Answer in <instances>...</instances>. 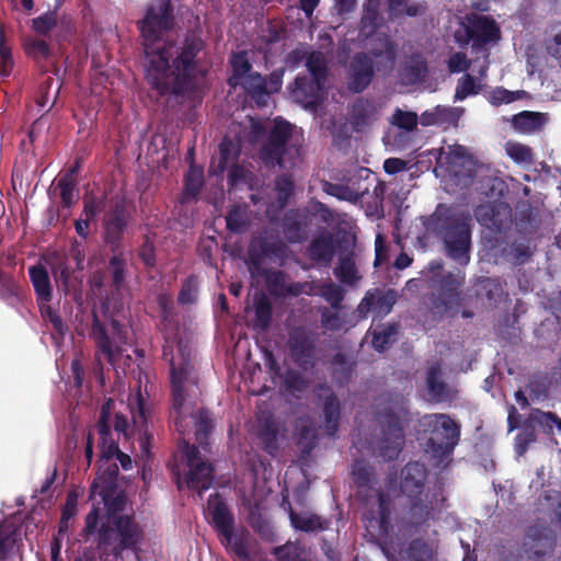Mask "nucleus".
I'll return each instance as SVG.
<instances>
[{"mask_svg":"<svg viewBox=\"0 0 561 561\" xmlns=\"http://www.w3.org/2000/svg\"><path fill=\"white\" fill-rule=\"evenodd\" d=\"M20 539V531L13 522L0 524V559H5Z\"/></svg>","mask_w":561,"mask_h":561,"instance_id":"nucleus-42","label":"nucleus"},{"mask_svg":"<svg viewBox=\"0 0 561 561\" xmlns=\"http://www.w3.org/2000/svg\"><path fill=\"white\" fill-rule=\"evenodd\" d=\"M230 65L232 68V75L228 79V83L231 87H238V83H240L248 76L254 73V71H252L250 53L247 50L233 53L230 58Z\"/></svg>","mask_w":561,"mask_h":561,"instance_id":"nucleus-39","label":"nucleus"},{"mask_svg":"<svg viewBox=\"0 0 561 561\" xmlns=\"http://www.w3.org/2000/svg\"><path fill=\"white\" fill-rule=\"evenodd\" d=\"M422 425L431 433L427 446L433 466L444 469L453 460V454L460 439V424L443 413L426 414Z\"/></svg>","mask_w":561,"mask_h":561,"instance_id":"nucleus-8","label":"nucleus"},{"mask_svg":"<svg viewBox=\"0 0 561 561\" xmlns=\"http://www.w3.org/2000/svg\"><path fill=\"white\" fill-rule=\"evenodd\" d=\"M529 421L548 434H552L554 428L561 434V419L552 412L535 410L531 412Z\"/></svg>","mask_w":561,"mask_h":561,"instance_id":"nucleus-48","label":"nucleus"},{"mask_svg":"<svg viewBox=\"0 0 561 561\" xmlns=\"http://www.w3.org/2000/svg\"><path fill=\"white\" fill-rule=\"evenodd\" d=\"M397 60V45L388 35H379L371 42L369 53L355 54L348 66L347 87L354 93L366 90L375 72L387 76Z\"/></svg>","mask_w":561,"mask_h":561,"instance_id":"nucleus-4","label":"nucleus"},{"mask_svg":"<svg viewBox=\"0 0 561 561\" xmlns=\"http://www.w3.org/2000/svg\"><path fill=\"white\" fill-rule=\"evenodd\" d=\"M426 479L425 467L420 462H409L402 469L401 491L407 497L421 495Z\"/></svg>","mask_w":561,"mask_h":561,"instance_id":"nucleus-23","label":"nucleus"},{"mask_svg":"<svg viewBox=\"0 0 561 561\" xmlns=\"http://www.w3.org/2000/svg\"><path fill=\"white\" fill-rule=\"evenodd\" d=\"M283 76V69L274 70L268 77L254 72L243 79L238 85L250 95L257 106H265L270 95L280 90Z\"/></svg>","mask_w":561,"mask_h":561,"instance_id":"nucleus-16","label":"nucleus"},{"mask_svg":"<svg viewBox=\"0 0 561 561\" xmlns=\"http://www.w3.org/2000/svg\"><path fill=\"white\" fill-rule=\"evenodd\" d=\"M426 73L425 59L420 55H413L405 60L399 76L403 84H416L423 81Z\"/></svg>","mask_w":561,"mask_h":561,"instance_id":"nucleus-35","label":"nucleus"},{"mask_svg":"<svg viewBox=\"0 0 561 561\" xmlns=\"http://www.w3.org/2000/svg\"><path fill=\"white\" fill-rule=\"evenodd\" d=\"M289 519H290L291 526L295 529L305 531V533L323 530L325 528L321 518L314 514L296 513L290 508L289 510Z\"/></svg>","mask_w":561,"mask_h":561,"instance_id":"nucleus-41","label":"nucleus"},{"mask_svg":"<svg viewBox=\"0 0 561 561\" xmlns=\"http://www.w3.org/2000/svg\"><path fill=\"white\" fill-rule=\"evenodd\" d=\"M318 392L329 393L323 402V415H324V432L331 437L336 435L339 430L341 409L339 399L331 392L330 388L325 385H320L317 388Z\"/></svg>","mask_w":561,"mask_h":561,"instance_id":"nucleus-27","label":"nucleus"},{"mask_svg":"<svg viewBox=\"0 0 561 561\" xmlns=\"http://www.w3.org/2000/svg\"><path fill=\"white\" fill-rule=\"evenodd\" d=\"M304 553L305 549L299 541H287L272 550L276 561H306Z\"/></svg>","mask_w":561,"mask_h":561,"instance_id":"nucleus-47","label":"nucleus"},{"mask_svg":"<svg viewBox=\"0 0 561 561\" xmlns=\"http://www.w3.org/2000/svg\"><path fill=\"white\" fill-rule=\"evenodd\" d=\"M463 113L462 107H450L437 105L431 111H425L420 116V123L423 126L433 125H456Z\"/></svg>","mask_w":561,"mask_h":561,"instance_id":"nucleus-29","label":"nucleus"},{"mask_svg":"<svg viewBox=\"0 0 561 561\" xmlns=\"http://www.w3.org/2000/svg\"><path fill=\"white\" fill-rule=\"evenodd\" d=\"M443 270L440 261H432L427 266L428 276L433 286H437V294H432L424 299V306L433 321L458 314L462 301L460 287L465 282V275L457 273L444 274L438 278Z\"/></svg>","mask_w":561,"mask_h":561,"instance_id":"nucleus-6","label":"nucleus"},{"mask_svg":"<svg viewBox=\"0 0 561 561\" xmlns=\"http://www.w3.org/2000/svg\"><path fill=\"white\" fill-rule=\"evenodd\" d=\"M275 190L277 192V202L284 207L294 191V181L290 175H280L275 181Z\"/></svg>","mask_w":561,"mask_h":561,"instance_id":"nucleus-62","label":"nucleus"},{"mask_svg":"<svg viewBox=\"0 0 561 561\" xmlns=\"http://www.w3.org/2000/svg\"><path fill=\"white\" fill-rule=\"evenodd\" d=\"M92 335L95 339L100 353L114 367L117 366L119 356L123 355L124 345L127 344L126 330L116 321L110 322L106 329L96 318L92 327Z\"/></svg>","mask_w":561,"mask_h":561,"instance_id":"nucleus-14","label":"nucleus"},{"mask_svg":"<svg viewBox=\"0 0 561 561\" xmlns=\"http://www.w3.org/2000/svg\"><path fill=\"white\" fill-rule=\"evenodd\" d=\"M373 334V346L376 351L382 352L396 341L398 325L388 323L369 330Z\"/></svg>","mask_w":561,"mask_h":561,"instance_id":"nucleus-43","label":"nucleus"},{"mask_svg":"<svg viewBox=\"0 0 561 561\" xmlns=\"http://www.w3.org/2000/svg\"><path fill=\"white\" fill-rule=\"evenodd\" d=\"M270 290L275 295L297 297L301 295L302 282L285 283V275L282 272H274L267 278Z\"/></svg>","mask_w":561,"mask_h":561,"instance_id":"nucleus-40","label":"nucleus"},{"mask_svg":"<svg viewBox=\"0 0 561 561\" xmlns=\"http://www.w3.org/2000/svg\"><path fill=\"white\" fill-rule=\"evenodd\" d=\"M535 425L528 421L525 423L515 438V453L518 457L523 456L528 445L536 440Z\"/></svg>","mask_w":561,"mask_h":561,"instance_id":"nucleus-58","label":"nucleus"},{"mask_svg":"<svg viewBox=\"0 0 561 561\" xmlns=\"http://www.w3.org/2000/svg\"><path fill=\"white\" fill-rule=\"evenodd\" d=\"M257 437L270 455H275L279 447L280 425L272 414L261 412L257 416Z\"/></svg>","mask_w":561,"mask_h":561,"instance_id":"nucleus-21","label":"nucleus"},{"mask_svg":"<svg viewBox=\"0 0 561 561\" xmlns=\"http://www.w3.org/2000/svg\"><path fill=\"white\" fill-rule=\"evenodd\" d=\"M474 216L481 226L499 233L507 230L513 224L512 208L502 201L478 206Z\"/></svg>","mask_w":561,"mask_h":561,"instance_id":"nucleus-17","label":"nucleus"},{"mask_svg":"<svg viewBox=\"0 0 561 561\" xmlns=\"http://www.w3.org/2000/svg\"><path fill=\"white\" fill-rule=\"evenodd\" d=\"M488 70V61L484 60L480 71L479 78H473L471 75H463L457 82L455 90V102H460L466 100L469 96L478 95L483 85V79L485 77Z\"/></svg>","mask_w":561,"mask_h":561,"instance_id":"nucleus-34","label":"nucleus"},{"mask_svg":"<svg viewBox=\"0 0 561 561\" xmlns=\"http://www.w3.org/2000/svg\"><path fill=\"white\" fill-rule=\"evenodd\" d=\"M171 24V9L165 2L149 7L139 23L145 46V79L160 96L194 92L207 73L202 64L204 42L199 37L186 36L181 45L160 42L161 33Z\"/></svg>","mask_w":561,"mask_h":561,"instance_id":"nucleus-2","label":"nucleus"},{"mask_svg":"<svg viewBox=\"0 0 561 561\" xmlns=\"http://www.w3.org/2000/svg\"><path fill=\"white\" fill-rule=\"evenodd\" d=\"M238 156V146L230 138L225 137L219 145V172H224L230 164L234 163Z\"/></svg>","mask_w":561,"mask_h":561,"instance_id":"nucleus-51","label":"nucleus"},{"mask_svg":"<svg viewBox=\"0 0 561 561\" xmlns=\"http://www.w3.org/2000/svg\"><path fill=\"white\" fill-rule=\"evenodd\" d=\"M333 273L342 284L348 286H355L360 279L355 262L351 256L342 257Z\"/></svg>","mask_w":561,"mask_h":561,"instance_id":"nucleus-45","label":"nucleus"},{"mask_svg":"<svg viewBox=\"0 0 561 561\" xmlns=\"http://www.w3.org/2000/svg\"><path fill=\"white\" fill-rule=\"evenodd\" d=\"M306 67L311 75L310 79L321 82L327 73V60L321 51H310L306 60Z\"/></svg>","mask_w":561,"mask_h":561,"instance_id":"nucleus-52","label":"nucleus"},{"mask_svg":"<svg viewBox=\"0 0 561 561\" xmlns=\"http://www.w3.org/2000/svg\"><path fill=\"white\" fill-rule=\"evenodd\" d=\"M23 46L26 55L35 60H45L50 56V47L44 39L27 37Z\"/></svg>","mask_w":561,"mask_h":561,"instance_id":"nucleus-55","label":"nucleus"},{"mask_svg":"<svg viewBox=\"0 0 561 561\" xmlns=\"http://www.w3.org/2000/svg\"><path fill=\"white\" fill-rule=\"evenodd\" d=\"M352 476L358 488L368 486L371 476V467L364 460H356L352 467Z\"/></svg>","mask_w":561,"mask_h":561,"instance_id":"nucleus-63","label":"nucleus"},{"mask_svg":"<svg viewBox=\"0 0 561 561\" xmlns=\"http://www.w3.org/2000/svg\"><path fill=\"white\" fill-rule=\"evenodd\" d=\"M319 334L305 327L296 325L288 329L286 348L291 362L301 370H313L318 362Z\"/></svg>","mask_w":561,"mask_h":561,"instance_id":"nucleus-12","label":"nucleus"},{"mask_svg":"<svg viewBox=\"0 0 561 561\" xmlns=\"http://www.w3.org/2000/svg\"><path fill=\"white\" fill-rule=\"evenodd\" d=\"M104 226L106 240L111 243L116 242L127 226L126 208L123 202H117L107 214Z\"/></svg>","mask_w":561,"mask_h":561,"instance_id":"nucleus-33","label":"nucleus"},{"mask_svg":"<svg viewBox=\"0 0 561 561\" xmlns=\"http://www.w3.org/2000/svg\"><path fill=\"white\" fill-rule=\"evenodd\" d=\"M298 446L301 453L309 455L317 445L318 427L310 417H301L297 425Z\"/></svg>","mask_w":561,"mask_h":561,"instance_id":"nucleus-38","label":"nucleus"},{"mask_svg":"<svg viewBox=\"0 0 561 561\" xmlns=\"http://www.w3.org/2000/svg\"><path fill=\"white\" fill-rule=\"evenodd\" d=\"M320 322L321 328L325 331L336 332L342 330H348L355 327L356 321L354 316L343 311V309H332L331 307H321Z\"/></svg>","mask_w":561,"mask_h":561,"instance_id":"nucleus-26","label":"nucleus"},{"mask_svg":"<svg viewBox=\"0 0 561 561\" xmlns=\"http://www.w3.org/2000/svg\"><path fill=\"white\" fill-rule=\"evenodd\" d=\"M397 293L392 289H371L366 293L357 306L356 312L359 319H366L369 313L376 318H383L391 312L397 302Z\"/></svg>","mask_w":561,"mask_h":561,"instance_id":"nucleus-18","label":"nucleus"},{"mask_svg":"<svg viewBox=\"0 0 561 561\" xmlns=\"http://www.w3.org/2000/svg\"><path fill=\"white\" fill-rule=\"evenodd\" d=\"M286 245L279 239L268 237L254 239L249 248V259L254 265H260L264 257H280Z\"/></svg>","mask_w":561,"mask_h":561,"instance_id":"nucleus-22","label":"nucleus"},{"mask_svg":"<svg viewBox=\"0 0 561 561\" xmlns=\"http://www.w3.org/2000/svg\"><path fill=\"white\" fill-rule=\"evenodd\" d=\"M548 53L558 59L561 67V25L551 30V38L547 42Z\"/></svg>","mask_w":561,"mask_h":561,"instance_id":"nucleus-64","label":"nucleus"},{"mask_svg":"<svg viewBox=\"0 0 561 561\" xmlns=\"http://www.w3.org/2000/svg\"><path fill=\"white\" fill-rule=\"evenodd\" d=\"M379 118V106L374 100L359 98L351 108L350 124L355 131H364Z\"/></svg>","mask_w":561,"mask_h":561,"instance_id":"nucleus-20","label":"nucleus"},{"mask_svg":"<svg viewBox=\"0 0 561 561\" xmlns=\"http://www.w3.org/2000/svg\"><path fill=\"white\" fill-rule=\"evenodd\" d=\"M548 114L539 112L523 111L511 118L514 130L523 135L539 133L548 123Z\"/></svg>","mask_w":561,"mask_h":561,"instance_id":"nucleus-25","label":"nucleus"},{"mask_svg":"<svg viewBox=\"0 0 561 561\" xmlns=\"http://www.w3.org/2000/svg\"><path fill=\"white\" fill-rule=\"evenodd\" d=\"M387 403L382 412L378 411L377 421L382 427V437L370 442L367 448L383 458L386 461L397 459L404 446V434L401 426V417L405 413L403 398L396 396L394 399H381L377 407Z\"/></svg>","mask_w":561,"mask_h":561,"instance_id":"nucleus-7","label":"nucleus"},{"mask_svg":"<svg viewBox=\"0 0 561 561\" xmlns=\"http://www.w3.org/2000/svg\"><path fill=\"white\" fill-rule=\"evenodd\" d=\"M203 185V172L192 167L185 178L184 195L185 197L195 198Z\"/></svg>","mask_w":561,"mask_h":561,"instance_id":"nucleus-61","label":"nucleus"},{"mask_svg":"<svg viewBox=\"0 0 561 561\" xmlns=\"http://www.w3.org/2000/svg\"><path fill=\"white\" fill-rule=\"evenodd\" d=\"M254 314L255 327L266 330L272 321V304L265 295L255 298Z\"/></svg>","mask_w":561,"mask_h":561,"instance_id":"nucleus-49","label":"nucleus"},{"mask_svg":"<svg viewBox=\"0 0 561 561\" xmlns=\"http://www.w3.org/2000/svg\"><path fill=\"white\" fill-rule=\"evenodd\" d=\"M426 387L430 397L434 401L442 402L449 398L448 386L442 378V369L438 363L428 367L426 373Z\"/></svg>","mask_w":561,"mask_h":561,"instance_id":"nucleus-37","label":"nucleus"},{"mask_svg":"<svg viewBox=\"0 0 561 561\" xmlns=\"http://www.w3.org/2000/svg\"><path fill=\"white\" fill-rule=\"evenodd\" d=\"M57 11H48L32 20V28L36 34L46 36L57 26Z\"/></svg>","mask_w":561,"mask_h":561,"instance_id":"nucleus-56","label":"nucleus"},{"mask_svg":"<svg viewBox=\"0 0 561 561\" xmlns=\"http://www.w3.org/2000/svg\"><path fill=\"white\" fill-rule=\"evenodd\" d=\"M321 82L298 76L290 88L291 96L304 106H313L319 101Z\"/></svg>","mask_w":561,"mask_h":561,"instance_id":"nucleus-24","label":"nucleus"},{"mask_svg":"<svg viewBox=\"0 0 561 561\" xmlns=\"http://www.w3.org/2000/svg\"><path fill=\"white\" fill-rule=\"evenodd\" d=\"M28 275L38 304H48L53 297V288L46 267L43 264L30 266Z\"/></svg>","mask_w":561,"mask_h":561,"instance_id":"nucleus-31","label":"nucleus"},{"mask_svg":"<svg viewBox=\"0 0 561 561\" xmlns=\"http://www.w3.org/2000/svg\"><path fill=\"white\" fill-rule=\"evenodd\" d=\"M112 285L116 291H121L125 285L126 262L122 255H114L110 260Z\"/></svg>","mask_w":561,"mask_h":561,"instance_id":"nucleus-59","label":"nucleus"},{"mask_svg":"<svg viewBox=\"0 0 561 561\" xmlns=\"http://www.w3.org/2000/svg\"><path fill=\"white\" fill-rule=\"evenodd\" d=\"M417 121L419 117L416 113L396 108L390 118V124L397 129L414 131L417 126Z\"/></svg>","mask_w":561,"mask_h":561,"instance_id":"nucleus-53","label":"nucleus"},{"mask_svg":"<svg viewBox=\"0 0 561 561\" xmlns=\"http://www.w3.org/2000/svg\"><path fill=\"white\" fill-rule=\"evenodd\" d=\"M284 385L287 391L302 392L308 388L309 381L300 371L289 368L285 371Z\"/></svg>","mask_w":561,"mask_h":561,"instance_id":"nucleus-60","label":"nucleus"},{"mask_svg":"<svg viewBox=\"0 0 561 561\" xmlns=\"http://www.w3.org/2000/svg\"><path fill=\"white\" fill-rule=\"evenodd\" d=\"M379 3L378 0H367L364 4L363 16L360 20L362 30L374 31L379 24Z\"/></svg>","mask_w":561,"mask_h":561,"instance_id":"nucleus-57","label":"nucleus"},{"mask_svg":"<svg viewBox=\"0 0 561 561\" xmlns=\"http://www.w3.org/2000/svg\"><path fill=\"white\" fill-rule=\"evenodd\" d=\"M157 302L161 310L160 330L164 337L163 358L170 363V420L180 435L179 450L186 463L183 477L179 469H174L173 473L180 490L186 485L202 495L213 484L214 469L201 457L198 447L185 439V435L193 433L196 442L203 445L213 428V420L207 410L197 405L201 391L190 364L187 345L178 340V325L172 314L173 299L169 294H160Z\"/></svg>","mask_w":561,"mask_h":561,"instance_id":"nucleus-1","label":"nucleus"},{"mask_svg":"<svg viewBox=\"0 0 561 561\" xmlns=\"http://www.w3.org/2000/svg\"><path fill=\"white\" fill-rule=\"evenodd\" d=\"M410 501L409 510L403 518L404 525L411 530H417L428 525L430 520H433L440 513L444 496L442 491L430 490L421 495H413L408 497Z\"/></svg>","mask_w":561,"mask_h":561,"instance_id":"nucleus-13","label":"nucleus"},{"mask_svg":"<svg viewBox=\"0 0 561 561\" xmlns=\"http://www.w3.org/2000/svg\"><path fill=\"white\" fill-rule=\"evenodd\" d=\"M227 228L233 232H243L249 225V217L245 207L234 206L226 217Z\"/></svg>","mask_w":561,"mask_h":561,"instance_id":"nucleus-54","label":"nucleus"},{"mask_svg":"<svg viewBox=\"0 0 561 561\" xmlns=\"http://www.w3.org/2000/svg\"><path fill=\"white\" fill-rule=\"evenodd\" d=\"M506 154L518 164H529L534 161L533 149L517 141H507L505 144Z\"/></svg>","mask_w":561,"mask_h":561,"instance_id":"nucleus-50","label":"nucleus"},{"mask_svg":"<svg viewBox=\"0 0 561 561\" xmlns=\"http://www.w3.org/2000/svg\"><path fill=\"white\" fill-rule=\"evenodd\" d=\"M309 257L324 265H329L334 256L333 236L328 231H322L314 238L308 248Z\"/></svg>","mask_w":561,"mask_h":561,"instance_id":"nucleus-32","label":"nucleus"},{"mask_svg":"<svg viewBox=\"0 0 561 561\" xmlns=\"http://www.w3.org/2000/svg\"><path fill=\"white\" fill-rule=\"evenodd\" d=\"M319 297L324 299L332 309H343L345 289L332 280L320 283Z\"/></svg>","mask_w":561,"mask_h":561,"instance_id":"nucleus-44","label":"nucleus"},{"mask_svg":"<svg viewBox=\"0 0 561 561\" xmlns=\"http://www.w3.org/2000/svg\"><path fill=\"white\" fill-rule=\"evenodd\" d=\"M454 38L461 48L471 44L473 50H486L499 43L501 30L493 18L470 13L459 21Z\"/></svg>","mask_w":561,"mask_h":561,"instance_id":"nucleus-9","label":"nucleus"},{"mask_svg":"<svg viewBox=\"0 0 561 561\" xmlns=\"http://www.w3.org/2000/svg\"><path fill=\"white\" fill-rule=\"evenodd\" d=\"M115 409V401L107 399L100 413L98 422V433L100 436V459L96 477L91 485V491L105 500L116 486L118 476V466L114 460V454L117 453V440L111 432V416Z\"/></svg>","mask_w":561,"mask_h":561,"instance_id":"nucleus-5","label":"nucleus"},{"mask_svg":"<svg viewBox=\"0 0 561 561\" xmlns=\"http://www.w3.org/2000/svg\"><path fill=\"white\" fill-rule=\"evenodd\" d=\"M378 508L375 514L366 516V527L371 528L378 535L388 533L390 520V499L383 492H376Z\"/></svg>","mask_w":561,"mask_h":561,"instance_id":"nucleus-30","label":"nucleus"},{"mask_svg":"<svg viewBox=\"0 0 561 561\" xmlns=\"http://www.w3.org/2000/svg\"><path fill=\"white\" fill-rule=\"evenodd\" d=\"M293 131L294 126L291 124L280 117L275 118L267 140L260 150V158L266 165H278L280 168L295 165V160L299 156V148L295 145L289 146Z\"/></svg>","mask_w":561,"mask_h":561,"instance_id":"nucleus-11","label":"nucleus"},{"mask_svg":"<svg viewBox=\"0 0 561 561\" xmlns=\"http://www.w3.org/2000/svg\"><path fill=\"white\" fill-rule=\"evenodd\" d=\"M322 190L328 195H331L340 201L351 202L354 204L357 203L362 197V193L342 183L323 181Z\"/></svg>","mask_w":561,"mask_h":561,"instance_id":"nucleus-46","label":"nucleus"},{"mask_svg":"<svg viewBox=\"0 0 561 561\" xmlns=\"http://www.w3.org/2000/svg\"><path fill=\"white\" fill-rule=\"evenodd\" d=\"M471 221L469 210L438 204L434 213L424 218L423 226L426 232L442 240L449 259L459 265H467L470 262Z\"/></svg>","mask_w":561,"mask_h":561,"instance_id":"nucleus-3","label":"nucleus"},{"mask_svg":"<svg viewBox=\"0 0 561 561\" xmlns=\"http://www.w3.org/2000/svg\"><path fill=\"white\" fill-rule=\"evenodd\" d=\"M207 510L224 545L232 541L233 517L227 505L218 497L210 496L207 502Z\"/></svg>","mask_w":561,"mask_h":561,"instance_id":"nucleus-19","label":"nucleus"},{"mask_svg":"<svg viewBox=\"0 0 561 561\" xmlns=\"http://www.w3.org/2000/svg\"><path fill=\"white\" fill-rule=\"evenodd\" d=\"M127 409L130 414L131 423L126 415L117 412L114 422L115 432L118 436L123 435L127 439L137 435L142 456L148 458L150 456L149 440L151 438L148 422L149 411L140 391L136 394L128 396Z\"/></svg>","mask_w":561,"mask_h":561,"instance_id":"nucleus-10","label":"nucleus"},{"mask_svg":"<svg viewBox=\"0 0 561 561\" xmlns=\"http://www.w3.org/2000/svg\"><path fill=\"white\" fill-rule=\"evenodd\" d=\"M489 250V255L494 260L495 263H497L501 257H504L506 261H510L514 264H523L534 253L533 248L528 243L525 244L523 242L512 243L510 249H503L500 255L497 253L496 245H492Z\"/></svg>","mask_w":561,"mask_h":561,"instance_id":"nucleus-36","label":"nucleus"},{"mask_svg":"<svg viewBox=\"0 0 561 561\" xmlns=\"http://www.w3.org/2000/svg\"><path fill=\"white\" fill-rule=\"evenodd\" d=\"M115 526L119 550L135 549L141 539V530L135 520L129 516H119Z\"/></svg>","mask_w":561,"mask_h":561,"instance_id":"nucleus-28","label":"nucleus"},{"mask_svg":"<svg viewBox=\"0 0 561 561\" xmlns=\"http://www.w3.org/2000/svg\"><path fill=\"white\" fill-rule=\"evenodd\" d=\"M434 152L437 165L445 168L450 175L455 178L471 176L476 160L465 146L448 145L446 148L435 149Z\"/></svg>","mask_w":561,"mask_h":561,"instance_id":"nucleus-15","label":"nucleus"}]
</instances>
